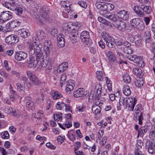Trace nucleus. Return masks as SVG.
Segmentation results:
<instances>
[{
    "label": "nucleus",
    "mask_w": 155,
    "mask_h": 155,
    "mask_svg": "<svg viewBox=\"0 0 155 155\" xmlns=\"http://www.w3.org/2000/svg\"><path fill=\"white\" fill-rule=\"evenodd\" d=\"M137 100L135 98L121 97L119 99V103L120 106L125 105L128 110L132 111L134 110Z\"/></svg>",
    "instance_id": "1"
},
{
    "label": "nucleus",
    "mask_w": 155,
    "mask_h": 155,
    "mask_svg": "<svg viewBox=\"0 0 155 155\" xmlns=\"http://www.w3.org/2000/svg\"><path fill=\"white\" fill-rule=\"evenodd\" d=\"M27 43L29 53L30 54L32 55L34 54L35 52L39 53L42 52L41 50L42 45L38 41H28Z\"/></svg>",
    "instance_id": "2"
},
{
    "label": "nucleus",
    "mask_w": 155,
    "mask_h": 155,
    "mask_svg": "<svg viewBox=\"0 0 155 155\" xmlns=\"http://www.w3.org/2000/svg\"><path fill=\"white\" fill-rule=\"evenodd\" d=\"M49 11L47 8H46V6H43L40 8L41 16L36 18V21L40 25H42L45 22H47L48 20V14Z\"/></svg>",
    "instance_id": "3"
},
{
    "label": "nucleus",
    "mask_w": 155,
    "mask_h": 155,
    "mask_svg": "<svg viewBox=\"0 0 155 155\" xmlns=\"http://www.w3.org/2000/svg\"><path fill=\"white\" fill-rule=\"evenodd\" d=\"M127 58L129 61L135 63L139 67H143L145 65L143 58L139 56L130 55L127 57Z\"/></svg>",
    "instance_id": "4"
},
{
    "label": "nucleus",
    "mask_w": 155,
    "mask_h": 155,
    "mask_svg": "<svg viewBox=\"0 0 155 155\" xmlns=\"http://www.w3.org/2000/svg\"><path fill=\"white\" fill-rule=\"evenodd\" d=\"M101 36L106 42L107 45L110 48H113L114 46L115 39L111 37L108 33L105 32H103L101 34Z\"/></svg>",
    "instance_id": "5"
},
{
    "label": "nucleus",
    "mask_w": 155,
    "mask_h": 155,
    "mask_svg": "<svg viewBox=\"0 0 155 155\" xmlns=\"http://www.w3.org/2000/svg\"><path fill=\"white\" fill-rule=\"evenodd\" d=\"M81 25L79 22H76L74 24L71 22H69L65 23L64 25V29L66 31H67L68 33H71L73 32V30H75V26L78 28L80 27Z\"/></svg>",
    "instance_id": "6"
},
{
    "label": "nucleus",
    "mask_w": 155,
    "mask_h": 155,
    "mask_svg": "<svg viewBox=\"0 0 155 155\" xmlns=\"http://www.w3.org/2000/svg\"><path fill=\"white\" fill-rule=\"evenodd\" d=\"M45 38V33L44 31L41 30H39L37 31L34 34L33 37L32 41H37L38 40L39 41H41L43 39H44Z\"/></svg>",
    "instance_id": "7"
},
{
    "label": "nucleus",
    "mask_w": 155,
    "mask_h": 155,
    "mask_svg": "<svg viewBox=\"0 0 155 155\" xmlns=\"http://www.w3.org/2000/svg\"><path fill=\"white\" fill-rule=\"evenodd\" d=\"M135 113L137 117H138L139 124H141L142 123L143 117L142 111V106L140 104H137L135 108Z\"/></svg>",
    "instance_id": "8"
},
{
    "label": "nucleus",
    "mask_w": 155,
    "mask_h": 155,
    "mask_svg": "<svg viewBox=\"0 0 155 155\" xmlns=\"http://www.w3.org/2000/svg\"><path fill=\"white\" fill-rule=\"evenodd\" d=\"M26 74L29 78L30 80L31 81L32 84L35 85H39L41 84L40 81L37 78L35 75L30 71H27L26 72Z\"/></svg>",
    "instance_id": "9"
},
{
    "label": "nucleus",
    "mask_w": 155,
    "mask_h": 155,
    "mask_svg": "<svg viewBox=\"0 0 155 155\" xmlns=\"http://www.w3.org/2000/svg\"><path fill=\"white\" fill-rule=\"evenodd\" d=\"M11 12L9 11H5L1 13L0 16V22L3 23L12 18Z\"/></svg>",
    "instance_id": "10"
},
{
    "label": "nucleus",
    "mask_w": 155,
    "mask_h": 155,
    "mask_svg": "<svg viewBox=\"0 0 155 155\" xmlns=\"http://www.w3.org/2000/svg\"><path fill=\"white\" fill-rule=\"evenodd\" d=\"M27 57V54L23 51L16 52L15 55V60L18 61H21L25 59Z\"/></svg>",
    "instance_id": "11"
},
{
    "label": "nucleus",
    "mask_w": 155,
    "mask_h": 155,
    "mask_svg": "<svg viewBox=\"0 0 155 155\" xmlns=\"http://www.w3.org/2000/svg\"><path fill=\"white\" fill-rule=\"evenodd\" d=\"M90 35L89 32L86 31H83L81 34V38L82 42L86 45L89 43Z\"/></svg>",
    "instance_id": "12"
},
{
    "label": "nucleus",
    "mask_w": 155,
    "mask_h": 155,
    "mask_svg": "<svg viewBox=\"0 0 155 155\" xmlns=\"http://www.w3.org/2000/svg\"><path fill=\"white\" fill-rule=\"evenodd\" d=\"M52 48V46L51 45V41L47 40H45L44 44V49L45 53L47 56L49 55L50 51Z\"/></svg>",
    "instance_id": "13"
},
{
    "label": "nucleus",
    "mask_w": 155,
    "mask_h": 155,
    "mask_svg": "<svg viewBox=\"0 0 155 155\" xmlns=\"http://www.w3.org/2000/svg\"><path fill=\"white\" fill-rule=\"evenodd\" d=\"M114 25L119 30L122 32H124L126 29V23L123 21H117L114 23Z\"/></svg>",
    "instance_id": "14"
},
{
    "label": "nucleus",
    "mask_w": 155,
    "mask_h": 155,
    "mask_svg": "<svg viewBox=\"0 0 155 155\" xmlns=\"http://www.w3.org/2000/svg\"><path fill=\"white\" fill-rule=\"evenodd\" d=\"M101 15L113 21H116L118 19L119 17L118 16L114 14H112L109 12H106L105 13L103 14L101 13Z\"/></svg>",
    "instance_id": "15"
},
{
    "label": "nucleus",
    "mask_w": 155,
    "mask_h": 155,
    "mask_svg": "<svg viewBox=\"0 0 155 155\" xmlns=\"http://www.w3.org/2000/svg\"><path fill=\"white\" fill-rule=\"evenodd\" d=\"M19 37L25 38L30 35L29 31L28 29L22 28L20 29L17 31Z\"/></svg>",
    "instance_id": "16"
},
{
    "label": "nucleus",
    "mask_w": 155,
    "mask_h": 155,
    "mask_svg": "<svg viewBox=\"0 0 155 155\" xmlns=\"http://www.w3.org/2000/svg\"><path fill=\"white\" fill-rule=\"evenodd\" d=\"M74 81L71 80H69L67 82L66 91L67 93L69 94L71 91H72L74 87Z\"/></svg>",
    "instance_id": "17"
},
{
    "label": "nucleus",
    "mask_w": 155,
    "mask_h": 155,
    "mask_svg": "<svg viewBox=\"0 0 155 155\" xmlns=\"http://www.w3.org/2000/svg\"><path fill=\"white\" fill-rule=\"evenodd\" d=\"M107 59L110 62H114L116 61V58L114 54L111 51H106L105 53Z\"/></svg>",
    "instance_id": "18"
},
{
    "label": "nucleus",
    "mask_w": 155,
    "mask_h": 155,
    "mask_svg": "<svg viewBox=\"0 0 155 155\" xmlns=\"http://www.w3.org/2000/svg\"><path fill=\"white\" fill-rule=\"evenodd\" d=\"M5 41L8 44H12L17 42L18 39L16 36L11 35L6 38Z\"/></svg>",
    "instance_id": "19"
},
{
    "label": "nucleus",
    "mask_w": 155,
    "mask_h": 155,
    "mask_svg": "<svg viewBox=\"0 0 155 155\" xmlns=\"http://www.w3.org/2000/svg\"><path fill=\"white\" fill-rule=\"evenodd\" d=\"M146 145L149 153L152 154L155 149V142L147 141Z\"/></svg>",
    "instance_id": "20"
},
{
    "label": "nucleus",
    "mask_w": 155,
    "mask_h": 155,
    "mask_svg": "<svg viewBox=\"0 0 155 155\" xmlns=\"http://www.w3.org/2000/svg\"><path fill=\"white\" fill-rule=\"evenodd\" d=\"M38 62L35 59V58L32 56L29 57V61L28 62V66L29 68H35Z\"/></svg>",
    "instance_id": "21"
},
{
    "label": "nucleus",
    "mask_w": 155,
    "mask_h": 155,
    "mask_svg": "<svg viewBox=\"0 0 155 155\" xmlns=\"http://www.w3.org/2000/svg\"><path fill=\"white\" fill-rule=\"evenodd\" d=\"M119 17L124 20H126L129 18V13L125 10L120 11L118 13Z\"/></svg>",
    "instance_id": "22"
},
{
    "label": "nucleus",
    "mask_w": 155,
    "mask_h": 155,
    "mask_svg": "<svg viewBox=\"0 0 155 155\" xmlns=\"http://www.w3.org/2000/svg\"><path fill=\"white\" fill-rule=\"evenodd\" d=\"M84 90L83 88H80L75 91L74 92V97H82L84 94Z\"/></svg>",
    "instance_id": "23"
},
{
    "label": "nucleus",
    "mask_w": 155,
    "mask_h": 155,
    "mask_svg": "<svg viewBox=\"0 0 155 155\" xmlns=\"http://www.w3.org/2000/svg\"><path fill=\"white\" fill-rule=\"evenodd\" d=\"M68 66V63L67 62H64L59 65L58 71L60 73L63 72L67 69Z\"/></svg>",
    "instance_id": "24"
},
{
    "label": "nucleus",
    "mask_w": 155,
    "mask_h": 155,
    "mask_svg": "<svg viewBox=\"0 0 155 155\" xmlns=\"http://www.w3.org/2000/svg\"><path fill=\"white\" fill-rule=\"evenodd\" d=\"M133 9L135 12L139 16L142 17L144 15V12L141 11L142 9V6L141 7H140L138 5L135 6L134 7Z\"/></svg>",
    "instance_id": "25"
},
{
    "label": "nucleus",
    "mask_w": 155,
    "mask_h": 155,
    "mask_svg": "<svg viewBox=\"0 0 155 155\" xmlns=\"http://www.w3.org/2000/svg\"><path fill=\"white\" fill-rule=\"evenodd\" d=\"M147 130L148 128L147 126L141 127L138 131V137L139 136L141 137H143L144 134L147 131Z\"/></svg>",
    "instance_id": "26"
},
{
    "label": "nucleus",
    "mask_w": 155,
    "mask_h": 155,
    "mask_svg": "<svg viewBox=\"0 0 155 155\" xmlns=\"http://www.w3.org/2000/svg\"><path fill=\"white\" fill-rule=\"evenodd\" d=\"M95 5L97 9L102 11H105L107 10L106 3L97 2L95 4Z\"/></svg>",
    "instance_id": "27"
},
{
    "label": "nucleus",
    "mask_w": 155,
    "mask_h": 155,
    "mask_svg": "<svg viewBox=\"0 0 155 155\" xmlns=\"http://www.w3.org/2000/svg\"><path fill=\"white\" fill-rule=\"evenodd\" d=\"M122 91L124 94L126 96L130 95L131 93V91L130 87L127 85H125L124 86Z\"/></svg>",
    "instance_id": "28"
},
{
    "label": "nucleus",
    "mask_w": 155,
    "mask_h": 155,
    "mask_svg": "<svg viewBox=\"0 0 155 155\" xmlns=\"http://www.w3.org/2000/svg\"><path fill=\"white\" fill-rule=\"evenodd\" d=\"M142 8L143 10L147 14H150L151 12V6L145 5H142Z\"/></svg>",
    "instance_id": "29"
},
{
    "label": "nucleus",
    "mask_w": 155,
    "mask_h": 155,
    "mask_svg": "<svg viewBox=\"0 0 155 155\" xmlns=\"http://www.w3.org/2000/svg\"><path fill=\"white\" fill-rule=\"evenodd\" d=\"M51 96L52 98L54 100H57L63 97L62 95L57 91L52 93Z\"/></svg>",
    "instance_id": "30"
},
{
    "label": "nucleus",
    "mask_w": 155,
    "mask_h": 155,
    "mask_svg": "<svg viewBox=\"0 0 155 155\" xmlns=\"http://www.w3.org/2000/svg\"><path fill=\"white\" fill-rule=\"evenodd\" d=\"M40 61L39 65L38 67V69H41L42 68H45L48 65V62L47 60L42 59Z\"/></svg>",
    "instance_id": "31"
},
{
    "label": "nucleus",
    "mask_w": 155,
    "mask_h": 155,
    "mask_svg": "<svg viewBox=\"0 0 155 155\" xmlns=\"http://www.w3.org/2000/svg\"><path fill=\"white\" fill-rule=\"evenodd\" d=\"M134 82L136 86L138 87H141L144 84V81L142 79H135Z\"/></svg>",
    "instance_id": "32"
},
{
    "label": "nucleus",
    "mask_w": 155,
    "mask_h": 155,
    "mask_svg": "<svg viewBox=\"0 0 155 155\" xmlns=\"http://www.w3.org/2000/svg\"><path fill=\"white\" fill-rule=\"evenodd\" d=\"M96 77L97 80L102 81L103 80L104 74L101 71H97L96 73Z\"/></svg>",
    "instance_id": "33"
},
{
    "label": "nucleus",
    "mask_w": 155,
    "mask_h": 155,
    "mask_svg": "<svg viewBox=\"0 0 155 155\" xmlns=\"http://www.w3.org/2000/svg\"><path fill=\"white\" fill-rule=\"evenodd\" d=\"M140 20L139 18H135L132 19L130 21L131 26L135 28L138 23L140 22Z\"/></svg>",
    "instance_id": "34"
},
{
    "label": "nucleus",
    "mask_w": 155,
    "mask_h": 155,
    "mask_svg": "<svg viewBox=\"0 0 155 155\" xmlns=\"http://www.w3.org/2000/svg\"><path fill=\"white\" fill-rule=\"evenodd\" d=\"M133 72L135 75L140 77L142 74V70L140 68H134L133 69Z\"/></svg>",
    "instance_id": "35"
},
{
    "label": "nucleus",
    "mask_w": 155,
    "mask_h": 155,
    "mask_svg": "<svg viewBox=\"0 0 155 155\" xmlns=\"http://www.w3.org/2000/svg\"><path fill=\"white\" fill-rule=\"evenodd\" d=\"M65 105V104L62 101H60L57 102L56 107L57 110H61L63 109Z\"/></svg>",
    "instance_id": "36"
},
{
    "label": "nucleus",
    "mask_w": 155,
    "mask_h": 155,
    "mask_svg": "<svg viewBox=\"0 0 155 155\" xmlns=\"http://www.w3.org/2000/svg\"><path fill=\"white\" fill-rule=\"evenodd\" d=\"M139 22V23H138L135 28L140 31H142L145 28V24L141 20L140 21V22Z\"/></svg>",
    "instance_id": "37"
},
{
    "label": "nucleus",
    "mask_w": 155,
    "mask_h": 155,
    "mask_svg": "<svg viewBox=\"0 0 155 155\" xmlns=\"http://www.w3.org/2000/svg\"><path fill=\"white\" fill-rule=\"evenodd\" d=\"M123 79L124 81L126 83H129L131 81L130 77L128 74L124 75Z\"/></svg>",
    "instance_id": "38"
},
{
    "label": "nucleus",
    "mask_w": 155,
    "mask_h": 155,
    "mask_svg": "<svg viewBox=\"0 0 155 155\" xmlns=\"http://www.w3.org/2000/svg\"><path fill=\"white\" fill-rule=\"evenodd\" d=\"M19 25V22L16 21H12L9 23V25L11 28H14Z\"/></svg>",
    "instance_id": "39"
},
{
    "label": "nucleus",
    "mask_w": 155,
    "mask_h": 155,
    "mask_svg": "<svg viewBox=\"0 0 155 155\" xmlns=\"http://www.w3.org/2000/svg\"><path fill=\"white\" fill-rule=\"evenodd\" d=\"M1 137L3 139H7L9 137V135L7 131H5L1 133Z\"/></svg>",
    "instance_id": "40"
},
{
    "label": "nucleus",
    "mask_w": 155,
    "mask_h": 155,
    "mask_svg": "<svg viewBox=\"0 0 155 155\" xmlns=\"http://www.w3.org/2000/svg\"><path fill=\"white\" fill-rule=\"evenodd\" d=\"M43 52L39 53H35V55H36V60L38 62L42 60V59H44L43 57Z\"/></svg>",
    "instance_id": "41"
},
{
    "label": "nucleus",
    "mask_w": 155,
    "mask_h": 155,
    "mask_svg": "<svg viewBox=\"0 0 155 155\" xmlns=\"http://www.w3.org/2000/svg\"><path fill=\"white\" fill-rule=\"evenodd\" d=\"M13 110L14 109L12 108L9 106L6 107L4 109V110L5 113L11 115L12 114Z\"/></svg>",
    "instance_id": "42"
},
{
    "label": "nucleus",
    "mask_w": 155,
    "mask_h": 155,
    "mask_svg": "<svg viewBox=\"0 0 155 155\" xmlns=\"http://www.w3.org/2000/svg\"><path fill=\"white\" fill-rule=\"evenodd\" d=\"M2 5L3 6L7 8L8 9H9L12 10V7L11 6V5L9 0H8V1L5 2H3L2 3Z\"/></svg>",
    "instance_id": "43"
},
{
    "label": "nucleus",
    "mask_w": 155,
    "mask_h": 155,
    "mask_svg": "<svg viewBox=\"0 0 155 155\" xmlns=\"http://www.w3.org/2000/svg\"><path fill=\"white\" fill-rule=\"evenodd\" d=\"M78 3V5L83 8H85L87 7V2L84 0L80 1Z\"/></svg>",
    "instance_id": "44"
},
{
    "label": "nucleus",
    "mask_w": 155,
    "mask_h": 155,
    "mask_svg": "<svg viewBox=\"0 0 155 155\" xmlns=\"http://www.w3.org/2000/svg\"><path fill=\"white\" fill-rule=\"evenodd\" d=\"M66 74L65 73L63 74L61 77L60 82L61 87L65 83V81L66 80Z\"/></svg>",
    "instance_id": "45"
},
{
    "label": "nucleus",
    "mask_w": 155,
    "mask_h": 155,
    "mask_svg": "<svg viewBox=\"0 0 155 155\" xmlns=\"http://www.w3.org/2000/svg\"><path fill=\"white\" fill-rule=\"evenodd\" d=\"M62 114H57L54 115V118L56 121H58L62 119Z\"/></svg>",
    "instance_id": "46"
},
{
    "label": "nucleus",
    "mask_w": 155,
    "mask_h": 155,
    "mask_svg": "<svg viewBox=\"0 0 155 155\" xmlns=\"http://www.w3.org/2000/svg\"><path fill=\"white\" fill-rule=\"evenodd\" d=\"M44 91V89H42L41 90V95H42V96L41 97V98H38L36 101V102L37 103H40L41 102H42L44 100V99L43 98L44 97V94H45L44 93V94L43 93Z\"/></svg>",
    "instance_id": "47"
},
{
    "label": "nucleus",
    "mask_w": 155,
    "mask_h": 155,
    "mask_svg": "<svg viewBox=\"0 0 155 155\" xmlns=\"http://www.w3.org/2000/svg\"><path fill=\"white\" fill-rule=\"evenodd\" d=\"M10 3L12 7V10H14V9L17 7V1L15 0H9Z\"/></svg>",
    "instance_id": "48"
},
{
    "label": "nucleus",
    "mask_w": 155,
    "mask_h": 155,
    "mask_svg": "<svg viewBox=\"0 0 155 155\" xmlns=\"http://www.w3.org/2000/svg\"><path fill=\"white\" fill-rule=\"evenodd\" d=\"M17 15H20L22 14L23 12V9L20 7H16L14 9Z\"/></svg>",
    "instance_id": "49"
},
{
    "label": "nucleus",
    "mask_w": 155,
    "mask_h": 155,
    "mask_svg": "<svg viewBox=\"0 0 155 155\" xmlns=\"http://www.w3.org/2000/svg\"><path fill=\"white\" fill-rule=\"evenodd\" d=\"M150 136H151L152 138L155 136V126H153L151 128L150 133Z\"/></svg>",
    "instance_id": "50"
},
{
    "label": "nucleus",
    "mask_w": 155,
    "mask_h": 155,
    "mask_svg": "<svg viewBox=\"0 0 155 155\" xmlns=\"http://www.w3.org/2000/svg\"><path fill=\"white\" fill-rule=\"evenodd\" d=\"M124 52L127 54H131L133 52V50L131 48L130 46L128 48L125 47V48H124Z\"/></svg>",
    "instance_id": "51"
},
{
    "label": "nucleus",
    "mask_w": 155,
    "mask_h": 155,
    "mask_svg": "<svg viewBox=\"0 0 155 155\" xmlns=\"http://www.w3.org/2000/svg\"><path fill=\"white\" fill-rule=\"evenodd\" d=\"M12 113V115H14L15 117H18L20 116L21 113L18 110L14 109Z\"/></svg>",
    "instance_id": "52"
},
{
    "label": "nucleus",
    "mask_w": 155,
    "mask_h": 155,
    "mask_svg": "<svg viewBox=\"0 0 155 155\" xmlns=\"http://www.w3.org/2000/svg\"><path fill=\"white\" fill-rule=\"evenodd\" d=\"M96 88H97V94L99 95L101 94L102 87L101 84H97L96 86Z\"/></svg>",
    "instance_id": "53"
},
{
    "label": "nucleus",
    "mask_w": 155,
    "mask_h": 155,
    "mask_svg": "<svg viewBox=\"0 0 155 155\" xmlns=\"http://www.w3.org/2000/svg\"><path fill=\"white\" fill-rule=\"evenodd\" d=\"M57 140L58 143L61 144L65 140V137L64 136H58V137Z\"/></svg>",
    "instance_id": "54"
},
{
    "label": "nucleus",
    "mask_w": 155,
    "mask_h": 155,
    "mask_svg": "<svg viewBox=\"0 0 155 155\" xmlns=\"http://www.w3.org/2000/svg\"><path fill=\"white\" fill-rule=\"evenodd\" d=\"M97 19L100 22L103 24L106 25H107L108 24V22L105 19L101 17H98Z\"/></svg>",
    "instance_id": "55"
},
{
    "label": "nucleus",
    "mask_w": 155,
    "mask_h": 155,
    "mask_svg": "<svg viewBox=\"0 0 155 155\" xmlns=\"http://www.w3.org/2000/svg\"><path fill=\"white\" fill-rule=\"evenodd\" d=\"M107 10L111 11L114 8L113 5L110 3H106Z\"/></svg>",
    "instance_id": "56"
},
{
    "label": "nucleus",
    "mask_w": 155,
    "mask_h": 155,
    "mask_svg": "<svg viewBox=\"0 0 155 155\" xmlns=\"http://www.w3.org/2000/svg\"><path fill=\"white\" fill-rule=\"evenodd\" d=\"M68 137L69 139L72 141H74L75 140V135L72 133H69L68 134Z\"/></svg>",
    "instance_id": "57"
},
{
    "label": "nucleus",
    "mask_w": 155,
    "mask_h": 155,
    "mask_svg": "<svg viewBox=\"0 0 155 155\" xmlns=\"http://www.w3.org/2000/svg\"><path fill=\"white\" fill-rule=\"evenodd\" d=\"M140 38L141 37L139 38V39L137 40L135 42L136 45L138 47H141L142 45V41Z\"/></svg>",
    "instance_id": "58"
},
{
    "label": "nucleus",
    "mask_w": 155,
    "mask_h": 155,
    "mask_svg": "<svg viewBox=\"0 0 155 155\" xmlns=\"http://www.w3.org/2000/svg\"><path fill=\"white\" fill-rule=\"evenodd\" d=\"M104 133V131L103 130H99L97 133V137L99 140L101 139L102 137L103 136Z\"/></svg>",
    "instance_id": "59"
},
{
    "label": "nucleus",
    "mask_w": 155,
    "mask_h": 155,
    "mask_svg": "<svg viewBox=\"0 0 155 155\" xmlns=\"http://www.w3.org/2000/svg\"><path fill=\"white\" fill-rule=\"evenodd\" d=\"M74 153L76 155H85V153L81 150L78 151L76 147L74 149Z\"/></svg>",
    "instance_id": "60"
},
{
    "label": "nucleus",
    "mask_w": 155,
    "mask_h": 155,
    "mask_svg": "<svg viewBox=\"0 0 155 155\" xmlns=\"http://www.w3.org/2000/svg\"><path fill=\"white\" fill-rule=\"evenodd\" d=\"M4 66L6 70L8 71H9L11 70V68H9L8 67V63L7 60H5L4 61Z\"/></svg>",
    "instance_id": "61"
},
{
    "label": "nucleus",
    "mask_w": 155,
    "mask_h": 155,
    "mask_svg": "<svg viewBox=\"0 0 155 155\" xmlns=\"http://www.w3.org/2000/svg\"><path fill=\"white\" fill-rule=\"evenodd\" d=\"M46 146L48 147L52 150H55L56 148V147L50 142L47 143L46 144Z\"/></svg>",
    "instance_id": "62"
},
{
    "label": "nucleus",
    "mask_w": 155,
    "mask_h": 155,
    "mask_svg": "<svg viewBox=\"0 0 155 155\" xmlns=\"http://www.w3.org/2000/svg\"><path fill=\"white\" fill-rule=\"evenodd\" d=\"M69 37L71 40L72 41H73L74 42H75L76 41V40L77 38V36L74 34H71L70 35H69Z\"/></svg>",
    "instance_id": "63"
},
{
    "label": "nucleus",
    "mask_w": 155,
    "mask_h": 155,
    "mask_svg": "<svg viewBox=\"0 0 155 155\" xmlns=\"http://www.w3.org/2000/svg\"><path fill=\"white\" fill-rule=\"evenodd\" d=\"M36 139L41 141H44L46 140V138L44 137H41L40 135H38L36 137Z\"/></svg>",
    "instance_id": "64"
}]
</instances>
